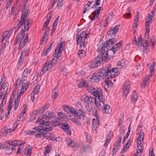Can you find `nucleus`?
Instances as JSON below:
<instances>
[{"label":"nucleus","mask_w":156,"mask_h":156,"mask_svg":"<svg viewBox=\"0 0 156 156\" xmlns=\"http://www.w3.org/2000/svg\"><path fill=\"white\" fill-rule=\"evenodd\" d=\"M130 89V85L128 83H125L122 86V91L123 96L126 97Z\"/></svg>","instance_id":"obj_14"},{"label":"nucleus","mask_w":156,"mask_h":156,"mask_svg":"<svg viewBox=\"0 0 156 156\" xmlns=\"http://www.w3.org/2000/svg\"><path fill=\"white\" fill-rule=\"evenodd\" d=\"M144 137V133L143 132L141 133L137 138V142H142L143 141Z\"/></svg>","instance_id":"obj_40"},{"label":"nucleus","mask_w":156,"mask_h":156,"mask_svg":"<svg viewBox=\"0 0 156 156\" xmlns=\"http://www.w3.org/2000/svg\"><path fill=\"white\" fill-rule=\"evenodd\" d=\"M57 125H58V122L56 120L51 122V126L53 127H54Z\"/></svg>","instance_id":"obj_61"},{"label":"nucleus","mask_w":156,"mask_h":156,"mask_svg":"<svg viewBox=\"0 0 156 156\" xmlns=\"http://www.w3.org/2000/svg\"><path fill=\"white\" fill-rule=\"evenodd\" d=\"M44 116L40 117L36 122V124H38L41 125L38 126L42 127L43 128V129L41 130V131L43 132L42 133H45V134L44 135H42V138H45L46 137V135L47 134L48 131H51L52 129L50 127L51 126V122L44 121Z\"/></svg>","instance_id":"obj_2"},{"label":"nucleus","mask_w":156,"mask_h":156,"mask_svg":"<svg viewBox=\"0 0 156 156\" xmlns=\"http://www.w3.org/2000/svg\"><path fill=\"white\" fill-rule=\"evenodd\" d=\"M29 53V49L27 50V51H26L25 49H23L21 53V55L22 56L24 55L25 56H27Z\"/></svg>","instance_id":"obj_46"},{"label":"nucleus","mask_w":156,"mask_h":156,"mask_svg":"<svg viewBox=\"0 0 156 156\" xmlns=\"http://www.w3.org/2000/svg\"><path fill=\"white\" fill-rule=\"evenodd\" d=\"M60 16H58L57 18L55 19V22L53 23V25H54L55 27H56L57 25V24L58 22L59 21V18Z\"/></svg>","instance_id":"obj_64"},{"label":"nucleus","mask_w":156,"mask_h":156,"mask_svg":"<svg viewBox=\"0 0 156 156\" xmlns=\"http://www.w3.org/2000/svg\"><path fill=\"white\" fill-rule=\"evenodd\" d=\"M88 3H87V5H86L84 7V11L83 12V13H85L86 12L88 11L90 8V5L91 4L92 2H90V1H88Z\"/></svg>","instance_id":"obj_39"},{"label":"nucleus","mask_w":156,"mask_h":156,"mask_svg":"<svg viewBox=\"0 0 156 156\" xmlns=\"http://www.w3.org/2000/svg\"><path fill=\"white\" fill-rule=\"evenodd\" d=\"M102 58L101 55H98L94 60L91 62L90 64L89 65L90 68L93 69L99 66L101 64V61H105V60L101 59Z\"/></svg>","instance_id":"obj_10"},{"label":"nucleus","mask_w":156,"mask_h":156,"mask_svg":"<svg viewBox=\"0 0 156 156\" xmlns=\"http://www.w3.org/2000/svg\"><path fill=\"white\" fill-rule=\"evenodd\" d=\"M5 152V154H11L13 151L14 148L13 146H9V147L7 146L6 148Z\"/></svg>","instance_id":"obj_27"},{"label":"nucleus","mask_w":156,"mask_h":156,"mask_svg":"<svg viewBox=\"0 0 156 156\" xmlns=\"http://www.w3.org/2000/svg\"><path fill=\"white\" fill-rule=\"evenodd\" d=\"M53 66L52 64L50 63V62L48 61H47L45 63L42 69H41L40 75L41 76H42L47 71L50 70Z\"/></svg>","instance_id":"obj_13"},{"label":"nucleus","mask_w":156,"mask_h":156,"mask_svg":"<svg viewBox=\"0 0 156 156\" xmlns=\"http://www.w3.org/2000/svg\"><path fill=\"white\" fill-rule=\"evenodd\" d=\"M40 87V86L39 85H38L35 88L34 90L32 93L31 94H33V95H34L36 94H37L39 92Z\"/></svg>","instance_id":"obj_41"},{"label":"nucleus","mask_w":156,"mask_h":156,"mask_svg":"<svg viewBox=\"0 0 156 156\" xmlns=\"http://www.w3.org/2000/svg\"><path fill=\"white\" fill-rule=\"evenodd\" d=\"M13 101L12 99H11V98H10L9 101V104L8 107V108H9V110L10 111L11 109V108L12 107V106L13 105Z\"/></svg>","instance_id":"obj_50"},{"label":"nucleus","mask_w":156,"mask_h":156,"mask_svg":"<svg viewBox=\"0 0 156 156\" xmlns=\"http://www.w3.org/2000/svg\"><path fill=\"white\" fill-rule=\"evenodd\" d=\"M24 153H25L26 152H27V155H30V152L31 151V150L30 148H26L24 150Z\"/></svg>","instance_id":"obj_51"},{"label":"nucleus","mask_w":156,"mask_h":156,"mask_svg":"<svg viewBox=\"0 0 156 156\" xmlns=\"http://www.w3.org/2000/svg\"><path fill=\"white\" fill-rule=\"evenodd\" d=\"M25 32V31H24L23 29H22L20 33L18 35H20V36H22V38H23L24 37H25V36L27 34H26L25 35H23V34Z\"/></svg>","instance_id":"obj_62"},{"label":"nucleus","mask_w":156,"mask_h":156,"mask_svg":"<svg viewBox=\"0 0 156 156\" xmlns=\"http://www.w3.org/2000/svg\"><path fill=\"white\" fill-rule=\"evenodd\" d=\"M77 110L78 111L77 112L78 115L75 116V117H79L80 119H84V118L85 117L84 113L83 112V108L80 106V107L79 108H77Z\"/></svg>","instance_id":"obj_17"},{"label":"nucleus","mask_w":156,"mask_h":156,"mask_svg":"<svg viewBox=\"0 0 156 156\" xmlns=\"http://www.w3.org/2000/svg\"><path fill=\"white\" fill-rule=\"evenodd\" d=\"M88 96L87 95L86 96L85 98H82L81 99V101L84 103H87L88 100Z\"/></svg>","instance_id":"obj_60"},{"label":"nucleus","mask_w":156,"mask_h":156,"mask_svg":"<svg viewBox=\"0 0 156 156\" xmlns=\"http://www.w3.org/2000/svg\"><path fill=\"white\" fill-rule=\"evenodd\" d=\"M82 150L83 151L85 152L88 150H91V148L90 147L87 145L83 146Z\"/></svg>","instance_id":"obj_44"},{"label":"nucleus","mask_w":156,"mask_h":156,"mask_svg":"<svg viewBox=\"0 0 156 156\" xmlns=\"http://www.w3.org/2000/svg\"><path fill=\"white\" fill-rule=\"evenodd\" d=\"M58 119L59 120L63 121L66 117V114L62 112H59L58 115Z\"/></svg>","instance_id":"obj_25"},{"label":"nucleus","mask_w":156,"mask_h":156,"mask_svg":"<svg viewBox=\"0 0 156 156\" xmlns=\"http://www.w3.org/2000/svg\"><path fill=\"white\" fill-rule=\"evenodd\" d=\"M88 84V83L87 81L85 80H83L79 83L78 85V86L80 88L86 86L87 87V85Z\"/></svg>","instance_id":"obj_34"},{"label":"nucleus","mask_w":156,"mask_h":156,"mask_svg":"<svg viewBox=\"0 0 156 156\" xmlns=\"http://www.w3.org/2000/svg\"><path fill=\"white\" fill-rule=\"evenodd\" d=\"M42 127L36 126L33 128V129L35 130L34 131L28 130L25 133L27 135H35L37 137H42V135H44L45 133H42L43 132L41 131V130L43 129Z\"/></svg>","instance_id":"obj_7"},{"label":"nucleus","mask_w":156,"mask_h":156,"mask_svg":"<svg viewBox=\"0 0 156 156\" xmlns=\"http://www.w3.org/2000/svg\"><path fill=\"white\" fill-rule=\"evenodd\" d=\"M148 16L147 17V18L145 22V28L146 30V32L145 35L146 36H147V38L148 39L150 30V24L152 23L154 20V16L151 15V14H148Z\"/></svg>","instance_id":"obj_9"},{"label":"nucleus","mask_w":156,"mask_h":156,"mask_svg":"<svg viewBox=\"0 0 156 156\" xmlns=\"http://www.w3.org/2000/svg\"><path fill=\"white\" fill-rule=\"evenodd\" d=\"M67 69L66 68L64 67L61 71V73L62 74L65 76H66L67 74Z\"/></svg>","instance_id":"obj_57"},{"label":"nucleus","mask_w":156,"mask_h":156,"mask_svg":"<svg viewBox=\"0 0 156 156\" xmlns=\"http://www.w3.org/2000/svg\"><path fill=\"white\" fill-rule=\"evenodd\" d=\"M87 90L89 93H91L94 96L103 97L101 91L99 88L96 89L93 86H89L87 87Z\"/></svg>","instance_id":"obj_11"},{"label":"nucleus","mask_w":156,"mask_h":156,"mask_svg":"<svg viewBox=\"0 0 156 156\" xmlns=\"http://www.w3.org/2000/svg\"><path fill=\"white\" fill-rule=\"evenodd\" d=\"M54 41L52 42L50 44L48 48H46L43 51L41 54L42 56H44L47 55L48 53L51 50V49L52 47L54 46Z\"/></svg>","instance_id":"obj_20"},{"label":"nucleus","mask_w":156,"mask_h":156,"mask_svg":"<svg viewBox=\"0 0 156 156\" xmlns=\"http://www.w3.org/2000/svg\"><path fill=\"white\" fill-rule=\"evenodd\" d=\"M57 138L53 136L48 137L46 138V139L49 140L53 141H58L57 140Z\"/></svg>","instance_id":"obj_59"},{"label":"nucleus","mask_w":156,"mask_h":156,"mask_svg":"<svg viewBox=\"0 0 156 156\" xmlns=\"http://www.w3.org/2000/svg\"><path fill=\"white\" fill-rule=\"evenodd\" d=\"M45 148L46 149L45 151L44 154L47 155V154H48L50 152V148H49L48 146H47Z\"/></svg>","instance_id":"obj_63"},{"label":"nucleus","mask_w":156,"mask_h":156,"mask_svg":"<svg viewBox=\"0 0 156 156\" xmlns=\"http://www.w3.org/2000/svg\"><path fill=\"white\" fill-rule=\"evenodd\" d=\"M70 120L73 122L78 126H81V123L78 119H76L75 118H72Z\"/></svg>","instance_id":"obj_42"},{"label":"nucleus","mask_w":156,"mask_h":156,"mask_svg":"<svg viewBox=\"0 0 156 156\" xmlns=\"http://www.w3.org/2000/svg\"><path fill=\"white\" fill-rule=\"evenodd\" d=\"M107 47H109L113 44V43L111 39H109L108 41H106L105 43H104Z\"/></svg>","instance_id":"obj_52"},{"label":"nucleus","mask_w":156,"mask_h":156,"mask_svg":"<svg viewBox=\"0 0 156 156\" xmlns=\"http://www.w3.org/2000/svg\"><path fill=\"white\" fill-rule=\"evenodd\" d=\"M138 98V96L137 94L135 91H134L133 92V95L131 97L132 101L133 102H136Z\"/></svg>","instance_id":"obj_36"},{"label":"nucleus","mask_w":156,"mask_h":156,"mask_svg":"<svg viewBox=\"0 0 156 156\" xmlns=\"http://www.w3.org/2000/svg\"><path fill=\"white\" fill-rule=\"evenodd\" d=\"M105 101L103 103L101 102L103 112L105 114H110L112 112V109L109 105L105 104Z\"/></svg>","instance_id":"obj_16"},{"label":"nucleus","mask_w":156,"mask_h":156,"mask_svg":"<svg viewBox=\"0 0 156 156\" xmlns=\"http://www.w3.org/2000/svg\"><path fill=\"white\" fill-rule=\"evenodd\" d=\"M105 82L106 83V85L105 86V90L106 89L107 90V89H106V88H108V87L112 86L113 84V83L111 81H110L108 79L105 80Z\"/></svg>","instance_id":"obj_33"},{"label":"nucleus","mask_w":156,"mask_h":156,"mask_svg":"<svg viewBox=\"0 0 156 156\" xmlns=\"http://www.w3.org/2000/svg\"><path fill=\"white\" fill-rule=\"evenodd\" d=\"M105 71L103 70H99L98 72L93 74L90 78L91 82L95 83L99 82L102 77H105Z\"/></svg>","instance_id":"obj_8"},{"label":"nucleus","mask_w":156,"mask_h":156,"mask_svg":"<svg viewBox=\"0 0 156 156\" xmlns=\"http://www.w3.org/2000/svg\"><path fill=\"white\" fill-rule=\"evenodd\" d=\"M120 27L119 25H117L112 28L111 30H109L108 34V35H115L118 32V30Z\"/></svg>","instance_id":"obj_18"},{"label":"nucleus","mask_w":156,"mask_h":156,"mask_svg":"<svg viewBox=\"0 0 156 156\" xmlns=\"http://www.w3.org/2000/svg\"><path fill=\"white\" fill-rule=\"evenodd\" d=\"M31 72V70H29L28 69L26 68L25 69L23 73L22 80H17L15 84V86L17 87V86H20L21 84V88L20 89V93L22 94L29 87V82L28 81H26V78L28 76V74H29Z\"/></svg>","instance_id":"obj_1"},{"label":"nucleus","mask_w":156,"mask_h":156,"mask_svg":"<svg viewBox=\"0 0 156 156\" xmlns=\"http://www.w3.org/2000/svg\"><path fill=\"white\" fill-rule=\"evenodd\" d=\"M108 49L107 46L104 44L101 45L98 48V51L101 52V53L99 55H101V59L105 60V61L108 62L112 57H113V56L112 55H110L109 51L107 52Z\"/></svg>","instance_id":"obj_5"},{"label":"nucleus","mask_w":156,"mask_h":156,"mask_svg":"<svg viewBox=\"0 0 156 156\" xmlns=\"http://www.w3.org/2000/svg\"><path fill=\"white\" fill-rule=\"evenodd\" d=\"M62 128L64 130H68L69 128V126L68 124H62L61 126Z\"/></svg>","instance_id":"obj_53"},{"label":"nucleus","mask_w":156,"mask_h":156,"mask_svg":"<svg viewBox=\"0 0 156 156\" xmlns=\"http://www.w3.org/2000/svg\"><path fill=\"white\" fill-rule=\"evenodd\" d=\"M148 44L147 43V41L146 40L145 41V42L144 44L142 46H143V51L144 53H146L147 51L149 49L148 48Z\"/></svg>","instance_id":"obj_30"},{"label":"nucleus","mask_w":156,"mask_h":156,"mask_svg":"<svg viewBox=\"0 0 156 156\" xmlns=\"http://www.w3.org/2000/svg\"><path fill=\"white\" fill-rule=\"evenodd\" d=\"M10 34L9 33V31H5L3 33V34L2 35V39L1 41L2 42H3L4 39L5 38H9L10 37Z\"/></svg>","instance_id":"obj_38"},{"label":"nucleus","mask_w":156,"mask_h":156,"mask_svg":"<svg viewBox=\"0 0 156 156\" xmlns=\"http://www.w3.org/2000/svg\"><path fill=\"white\" fill-rule=\"evenodd\" d=\"M131 142V139L130 138L129 139L124 146L126 148H128L130 145Z\"/></svg>","instance_id":"obj_54"},{"label":"nucleus","mask_w":156,"mask_h":156,"mask_svg":"<svg viewBox=\"0 0 156 156\" xmlns=\"http://www.w3.org/2000/svg\"><path fill=\"white\" fill-rule=\"evenodd\" d=\"M7 97V94H5L3 98V99L0 104V106H2V105L3 106L4 105H5V104Z\"/></svg>","instance_id":"obj_45"},{"label":"nucleus","mask_w":156,"mask_h":156,"mask_svg":"<svg viewBox=\"0 0 156 156\" xmlns=\"http://www.w3.org/2000/svg\"><path fill=\"white\" fill-rule=\"evenodd\" d=\"M22 38V36H20V35H17L15 39L14 45H16L17 44L18 42L20 41V39Z\"/></svg>","instance_id":"obj_48"},{"label":"nucleus","mask_w":156,"mask_h":156,"mask_svg":"<svg viewBox=\"0 0 156 156\" xmlns=\"http://www.w3.org/2000/svg\"><path fill=\"white\" fill-rule=\"evenodd\" d=\"M28 14V10H26L23 11L20 18V20L19 23L18 24V29H19L22 27V26L26 22L25 19L27 17Z\"/></svg>","instance_id":"obj_12"},{"label":"nucleus","mask_w":156,"mask_h":156,"mask_svg":"<svg viewBox=\"0 0 156 156\" xmlns=\"http://www.w3.org/2000/svg\"><path fill=\"white\" fill-rule=\"evenodd\" d=\"M111 132L112 131H110V133L107 136L105 143L104 144V146L105 147H107L108 144H107V143H109L110 141L112 136V134L111 133Z\"/></svg>","instance_id":"obj_29"},{"label":"nucleus","mask_w":156,"mask_h":156,"mask_svg":"<svg viewBox=\"0 0 156 156\" xmlns=\"http://www.w3.org/2000/svg\"><path fill=\"white\" fill-rule=\"evenodd\" d=\"M65 45V43L64 42L59 43L57 44V48L55 50L54 58L52 59L51 62H50V63L53 66L55 65L59 57L61 56L62 52L63 50V46Z\"/></svg>","instance_id":"obj_4"},{"label":"nucleus","mask_w":156,"mask_h":156,"mask_svg":"<svg viewBox=\"0 0 156 156\" xmlns=\"http://www.w3.org/2000/svg\"><path fill=\"white\" fill-rule=\"evenodd\" d=\"M58 87L57 86L54 88L52 91V98L55 99L58 95Z\"/></svg>","instance_id":"obj_26"},{"label":"nucleus","mask_w":156,"mask_h":156,"mask_svg":"<svg viewBox=\"0 0 156 156\" xmlns=\"http://www.w3.org/2000/svg\"><path fill=\"white\" fill-rule=\"evenodd\" d=\"M124 61L123 60H121L118 63V66H120L119 69H121L124 66Z\"/></svg>","instance_id":"obj_55"},{"label":"nucleus","mask_w":156,"mask_h":156,"mask_svg":"<svg viewBox=\"0 0 156 156\" xmlns=\"http://www.w3.org/2000/svg\"><path fill=\"white\" fill-rule=\"evenodd\" d=\"M142 149L141 148H137V152L135 154V156H140L141 154Z\"/></svg>","instance_id":"obj_49"},{"label":"nucleus","mask_w":156,"mask_h":156,"mask_svg":"<svg viewBox=\"0 0 156 156\" xmlns=\"http://www.w3.org/2000/svg\"><path fill=\"white\" fill-rule=\"evenodd\" d=\"M67 145L71 147L78 148L80 147V145L77 142L72 140L67 143Z\"/></svg>","instance_id":"obj_21"},{"label":"nucleus","mask_w":156,"mask_h":156,"mask_svg":"<svg viewBox=\"0 0 156 156\" xmlns=\"http://www.w3.org/2000/svg\"><path fill=\"white\" fill-rule=\"evenodd\" d=\"M90 29L87 28L85 32L82 31L79 34H78L76 36V42L77 45L80 44V48H83L85 46V39L87 37H88V34H90Z\"/></svg>","instance_id":"obj_3"},{"label":"nucleus","mask_w":156,"mask_h":156,"mask_svg":"<svg viewBox=\"0 0 156 156\" xmlns=\"http://www.w3.org/2000/svg\"><path fill=\"white\" fill-rule=\"evenodd\" d=\"M43 31L45 30V32L43 34V36L41 41V44L42 45L44 41V40L47 39L48 36L49 28L47 26L43 25L42 29Z\"/></svg>","instance_id":"obj_15"},{"label":"nucleus","mask_w":156,"mask_h":156,"mask_svg":"<svg viewBox=\"0 0 156 156\" xmlns=\"http://www.w3.org/2000/svg\"><path fill=\"white\" fill-rule=\"evenodd\" d=\"M135 41L137 45L141 46L144 44V43H143V40L141 37H138L137 40H135Z\"/></svg>","instance_id":"obj_31"},{"label":"nucleus","mask_w":156,"mask_h":156,"mask_svg":"<svg viewBox=\"0 0 156 156\" xmlns=\"http://www.w3.org/2000/svg\"><path fill=\"white\" fill-rule=\"evenodd\" d=\"M63 0H58V2L57 8L58 9H60L61 7L63 5V3L62 2Z\"/></svg>","instance_id":"obj_58"},{"label":"nucleus","mask_w":156,"mask_h":156,"mask_svg":"<svg viewBox=\"0 0 156 156\" xmlns=\"http://www.w3.org/2000/svg\"><path fill=\"white\" fill-rule=\"evenodd\" d=\"M46 109H47V108H45L44 107L41 108L36 111V113L38 114L42 113L45 111Z\"/></svg>","instance_id":"obj_47"},{"label":"nucleus","mask_w":156,"mask_h":156,"mask_svg":"<svg viewBox=\"0 0 156 156\" xmlns=\"http://www.w3.org/2000/svg\"><path fill=\"white\" fill-rule=\"evenodd\" d=\"M111 67V65L110 64H109L108 65V66H107V67H105V68H103L101 69L103 70L104 71H105L104 74H106V73H107V72L109 71L110 70H112V69H110Z\"/></svg>","instance_id":"obj_43"},{"label":"nucleus","mask_w":156,"mask_h":156,"mask_svg":"<svg viewBox=\"0 0 156 156\" xmlns=\"http://www.w3.org/2000/svg\"><path fill=\"white\" fill-rule=\"evenodd\" d=\"M78 55L81 58L84 57L86 56V52L83 50H80L78 51Z\"/></svg>","instance_id":"obj_37"},{"label":"nucleus","mask_w":156,"mask_h":156,"mask_svg":"<svg viewBox=\"0 0 156 156\" xmlns=\"http://www.w3.org/2000/svg\"><path fill=\"white\" fill-rule=\"evenodd\" d=\"M67 108L68 110H69L70 112L73 114L74 115H75V116H76V115H78V113L77 112V111L73 108L70 106H67Z\"/></svg>","instance_id":"obj_32"},{"label":"nucleus","mask_w":156,"mask_h":156,"mask_svg":"<svg viewBox=\"0 0 156 156\" xmlns=\"http://www.w3.org/2000/svg\"><path fill=\"white\" fill-rule=\"evenodd\" d=\"M115 72H114V71L112 70H110L109 71L107 72L106 74L105 75V77H106V78L108 79L109 78H113L115 76Z\"/></svg>","instance_id":"obj_23"},{"label":"nucleus","mask_w":156,"mask_h":156,"mask_svg":"<svg viewBox=\"0 0 156 156\" xmlns=\"http://www.w3.org/2000/svg\"><path fill=\"white\" fill-rule=\"evenodd\" d=\"M5 0H3L4 1H5ZM11 0H7V1L6 3V5L5 8L6 9L10 7V5L11 4Z\"/></svg>","instance_id":"obj_56"},{"label":"nucleus","mask_w":156,"mask_h":156,"mask_svg":"<svg viewBox=\"0 0 156 156\" xmlns=\"http://www.w3.org/2000/svg\"><path fill=\"white\" fill-rule=\"evenodd\" d=\"M23 93L22 94L21 93H20V92L19 95V92L18 91L17 92V95H18V97H17V98L15 99V101L14 102V109L15 110H16L18 108V103L19 102V100L18 99V98L19 97H20V95L21 94H23Z\"/></svg>","instance_id":"obj_28"},{"label":"nucleus","mask_w":156,"mask_h":156,"mask_svg":"<svg viewBox=\"0 0 156 156\" xmlns=\"http://www.w3.org/2000/svg\"><path fill=\"white\" fill-rule=\"evenodd\" d=\"M99 123L98 117H96L95 118H94L93 119V121L92 122V124L93 125L92 126L93 129L95 130L97 127V125H98Z\"/></svg>","instance_id":"obj_24"},{"label":"nucleus","mask_w":156,"mask_h":156,"mask_svg":"<svg viewBox=\"0 0 156 156\" xmlns=\"http://www.w3.org/2000/svg\"><path fill=\"white\" fill-rule=\"evenodd\" d=\"M119 49V48L117 44H114L112 48L109 50L110 55H112L114 56L115 52L118 51Z\"/></svg>","instance_id":"obj_22"},{"label":"nucleus","mask_w":156,"mask_h":156,"mask_svg":"<svg viewBox=\"0 0 156 156\" xmlns=\"http://www.w3.org/2000/svg\"><path fill=\"white\" fill-rule=\"evenodd\" d=\"M28 34H27L25 36V37L21 38L20 40V43H19L18 49L20 50L23 48L25 45V44L28 42Z\"/></svg>","instance_id":"obj_19"},{"label":"nucleus","mask_w":156,"mask_h":156,"mask_svg":"<svg viewBox=\"0 0 156 156\" xmlns=\"http://www.w3.org/2000/svg\"><path fill=\"white\" fill-rule=\"evenodd\" d=\"M43 116L44 118L48 117L49 119L54 118L55 117V115L52 112H46V115Z\"/></svg>","instance_id":"obj_35"},{"label":"nucleus","mask_w":156,"mask_h":156,"mask_svg":"<svg viewBox=\"0 0 156 156\" xmlns=\"http://www.w3.org/2000/svg\"><path fill=\"white\" fill-rule=\"evenodd\" d=\"M95 98H94L91 96H88V100L87 103H94L95 102V105L98 109H100L101 107V102H103L105 99L103 97H99L98 96H95Z\"/></svg>","instance_id":"obj_6"}]
</instances>
